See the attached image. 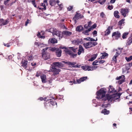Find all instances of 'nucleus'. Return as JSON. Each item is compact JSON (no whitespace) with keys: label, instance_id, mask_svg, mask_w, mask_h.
Returning a JSON list of instances; mask_svg holds the SVG:
<instances>
[{"label":"nucleus","instance_id":"57","mask_svg":"<svg viewBox=\"0 0 132 132\" xmlns=\"http://www.w3.org/2000/svg\"><path fill=\"white\" fill-rule=\"evenodd\" d=\"M87 23L88 24V26L89 27H89L90 28V27H91V26L92 24V22L91 21L88 22Z\"/></svg>","mask_w":132,"mask_h":132},{"label":"nucleus","instance_id":"17","mask_svg":"<svg viewBox=\"0 0 132 132\" xmlns=\"http://www.w3.org/2000/svg\"><path fill=\"white\" fill-rule=\"evenodd\" d=\"M40 78L43 83H45L46 82V75H45L44 74H42L40 76Z\"/></svg>","mask_w":132,"mask_h":132},{"label":"nucleus","instance_id":"48","mask_svg":"<svg viewBox=\"0 0 132 132\" xmlns=\"http://www.w3.org/2000/svg\"><path fill=\"white\" fill-rule=\"evenodd\" d=\"M113 6L112 5H108V6L107 8L110 10H111L113 8Z\"/></svg>","mask_w":132,"mask_h":132},{"label":"nucleus","instance_id":"31","mask_svg":"<svg viewBox=\"0 0 132 132\" xmlns=\"http://www.w3.org/2000/svg\"><path fill=\"white\" fill-rule=\"evenodd\" d=\"M89 43L90 45V47L91 48L92 47L96 45H97V43L96 42H89Z\"/></svg>","mask_w":132,"mask_h":132},{"label":"nucleus","instance_id":"44","mask_svg":"<svg viewBox=\"0 0 132 132\" xmlns=\"http://www.w3.org/2000/svg\"><path fill=\"white\" fill-rule=\"evenodd\" d=\"M125 79L124 78L123 79H122L120 80L118 82V83L119 84H121L122 83L124 82L125 81Z\"/></svg>","mask_w":132,"mask_h":132},{"label":"nucleus","instance_id":"38","mask_svg":"<svg viewBox=\"0 0 132 132\" xmlns=\"http://www.w3.org/2000/svg\"><path fill=\"white\" fill-rule=\"evenodd\" d=\"M125 58L127 62H129L132 60V56H130L129 57H126Z\"/></svg>","mask_w":132,"mask_h":132},{"label":"nucleus","instance_id":"40","mask_svg":"<svg viewBox=\"0 0 132 132\" xmlns=\"http://www.w3.org/2000/svg\"><path fill=\"white\" fill-rule=\"evenodd\" d=\"M125 76L124 75H122V76H120L119 77H117L116 78V79L117 80H119L121 78H125Z\"/></svg>","mask_w":132,"mask_h":132},{"label":"nucleus","instance_id":"10","mask_svg":"<svg viewBox=\"0 0 132 132\" xmlns=\"http://www.w3.org/2000/svg\"><path fill=\"white\" fill-rule=\"evenodd\" d=\"M53 66L52 67H58L60 68L61 67H63L64 66V65L61 62H53Z\"/></svg>","mask_w":132,"mask_h":132},{"label":"nucleus","instance_id":"63","mask_svg":"<svg viewBox=\"0 0 132 132\" xmlns=\"http://www.w3.org/2000/svg\"><path fill=\"white\" fill-rule=\"evenodd\" d=\"M97 33V31L96 30H94L92 34L93 35H96Z\"/></svg>","mask_w":132,"mask_h":132},{"label":"nucleus","instance_id":"55","mask_svg":"<svg viewBox=\"0 0 132 132\" xmlns=\"http://www.w3.org/2000/svg\"><path fill=\"white\" fill-rule=\"evenodd\" d=\"M117 57L114 56L112 60L113 61L116 63L117 61Z\"/></svg>","mask_w":132,"mask_h":132},{"label":"nucleus","instance_id":"61","mask_svg":"<svg viewBox=\"0 0 132 132\" xmlns=\"http://www.w3.org/2000/svg\"><path fill=\"white\" fill-rule=\"evenodd\" d=\"M88 26V25L86 24H85L84 25V27L86 29H88V28H89V27Z\"/></svg>","mask_w":132,"mask_h":132},{"label":"nucleus","instance_id":"32","mask_svg":"<svg viewBox=\"0 0 132 132\" xmlns=\"http://www.w3.org/2000/svg\"><path fill=\"white\" fill-rule=\"evenodd\" d=\"M101 54H102V55L100 57L101 59H103L106 56H108V54L105 52H104L101 53Z\"/></svg>","mask_w":132,"mask_h":132},{"label":"nucleus","instance_id":"30","mask_svg":"<svg viewBox=\"0 0 132 132\" xmlns=\"http://www.w3.org/2000/svg\"><path fill=\"white\" fill-rule=\"evenodd\" d=\"M102 113H103L104 114H108L109 113V111L107 110L106 109H104L102 111Z\"/></svg>","mask_w":132,"mask_h":132},{"label":"nucleus","instance_id":"24","mask_svg":"<svg viewBox=\"0 0 132 132\" xmlns=\"http://www.w3.org/2000/svg\"><path fill=\"white\" fill-rule=\"evenodd\" d=\"M119 12L118 11H115L114 12V15L115 17L117 18H119L120 16L119 15Z\"/></svg>","mask_w":132,"mask_h":132},{"label":"nucleus","instance_id":"54","mask_svg":"<svg viewBox=\"0 0 132 132\" xmlns=\"http://www.w3.org/2000/svg\"><path fill=\"white\" fill-rule=\"evenodd\" d=\"M73 6H69L67 8L68 10L69 11H70L73 9Z\"/></svg>","mask_w":132,"mask_h":132},{"label":"nucleus","instance_id":"3","mask_svg":"<svg viewBox=\"0 0 132 132\" xmlns=\"http://www.w3.org/2000/svg\"><path fill=\"white\" fill-rule=\"evenodd\" d=\"M97 68L96 66L90 67L86 65H84L81 67L82 69L85 71H92L96 69Z\"/></svg>","mask_w":132,"mask_h":132},{"label":"nucleus","instance_id":"50","mask_svg":"<svg viewBox=\"0 0 132 132\" xmlns=\"http://www.w3.org/2000/svg\"><path fill=\"white\" fill-rule=\"evenodd\" d=\"M58 48H56L55 47L52 48L50 50L52 52H56V51L57 50V49Z\"/></svg>","mask_w":132,"mask_h":132},{"label":"nucleus","instance_id":"21","mask_svg":"<svg viewBox=\"0 0 132 132\" xmlns=\"http://www.w3.org/2000/svg\"><path fill=\"white\" fill-rule=\"evenodd\" d=\"M108 93H113L115 92L114 89L113 88V86H110L108 88Z\"/></svg>","mask_w":132,"mask_h":132},{"label":"nucleus","instance_id":"53","mask_svg":"<svg viewBox=\"0 0 132 132\" xmlns=\"http://www.w3.org/2000/svg\"><path fill=\"white\" fill-rule=\"evenodd\" d=\"M77 84L78 83V84H80V83L81 82H82V81H81V79H80V78L78 79H77V81H76Z\"/></svg>","mask_w":132,"mask_h":132},{"label":"nucleus","instance_id":"41","mask_svg":"<svg viewBox=\"0 0 132 132\" xmlns=\"http://www.w3.org/2000/svg\"><path fill=\"white\" fill-rule=\"evenodd\" d=\"M96 27V23L94 24L93 25H92L89 28L91 30H93V29L95 28Z\"/></svg>","mask_w":132,"mask_h":132},{"label":"nucleus","instance_id":"51","mask_svg":"<svg viewBox=\"0 0 132 132\" xmlns=\"http://www.w3.org/2000/svg\"><path fill=\"white\" fill-rule=\"evenodd\" d=\"M72 67L74 68H79L81 66V65H79L78 64H77L76 65H72Z\"/></svg>","mask_w":132,"mask_h":132},{"label":"nucleus","instance_id":"36","mask_svg":"<svg viewBox=\"0 0 132 132\" xmlns=\"http://www.w3.org/2000/svg\"><path fill=\"white\" fill-rule=\"evenodd\" d=\"M125 19H122L121 20H120L118 23V24L119 25L121 26H122V24L124 23V21Z\"/></svg>","mask_w":132,"mask_h":132},{"label":"nucleus","instance_id":"26","mask_svg":"<svg viewBox=\"0 0 132 132\" xmlns=\"http://www.w3.org/2000/svg\"><path fill=\"white\" fill-rule=\"evenodd\" d=\"M91 31L90 29L89 28L85 31H83L82 33L85 35H89V32Z\"/></svg>","mask_w":132,"mask_h":132},{"label":"nucleus","instance_id":"25","mask_svg":"<svg viewBox=\"0 0 132 132\" xmlns=\"http://www.w3.org/2000/svg\"><path fill=\"white\" fill-rule=\"evenodd\" d=\"M0 21L2 23L3 25H5L7 24L8 23V21L7 20H4L2 19H0Z\"/></svg>","mask_w":132,"mask_h":132},{"label":"nucleus","instance_id":"12","mask_svg":"<svg viewBox=\"0 0 132 132\" xmlns=\"http://www.w3.org/2000/svg\"><path fill=\"white\" fill-rule=\"evenodd\" d=\"M57 43V40L55 38H52L49 39L48 43L49 44H54Z\"/></svg>","mask_w":132,"mask_h":132},{"label":"nucleus","instance_id":"15","mask_svg":"<svg viewBox=\"0 0 132 132\" xmlns=\"http://www.w3.org/2000/svg\"><path fill=\"white\" fill-rule=\"evenodd\" d=\"M47 102L49 103H50L52 105H57L56 102L51 99L47 100Z\"/></svg>","mask_w":132,"mask_h":132},{"label":"nucleus","instance_id":"35","mask_svg":"<svg viewBox=\"0 0 132 132\" xmlns=\"http://www.w3.org/2000/svg\"><path fill=\"white\" fill-rule=\"evenodd\" d=\"M128 32H125L123 34L122 38L123 39H126L127 37V35L128 34Z\"/></svg>","mask_w":132,"mask_h":132},{"label":"nucleus","instance_id":"46","mask_svg":"<svg viewBox=\"0 0 132 132\" xmlns=\"http://www.w3.org/2000/svg\"><path fill=\"white\" fill-rule=\"evenodd\" d=\"M106 1V0H103L102 1L100 0L98 2L101 4L103 5L104 4Z\"/></svg>","mask_w":132,"mask_h":132},{"label":"nucleus","instance_id":"11","mask_svg":"<svg viewBox=\"0 0 132 132\" xmlns=\"http://www.w3.org/2000/svg\"><path fill=\"white\" fill-rule=\"evenodd\" d=\"M42 57L45 60H47L49 59L50 58V54L49 53H42Z\"/></svg>","mask_w":132,"mask_h":132},{"label":"nucleus","instance_id":"23","mask_svg":"<svg viewBox=\"0 0 132 132\" xmlns=\"http://www.w3.org/2000/svg\"><path fill=\"white\" fill-rule=\"evenodd\" d=\"M62 62L65 64H67L70 66L74 65L76 63L75 62H67L64 61H62Z\"/></svg>","mask_w":132,"mask_h":132},{"label":"nucleus","instance_id":"9","mask_svg":"<svg viewBox=\"0 0 132 132\" xmlns=\"http://www.w3.org/2000/svg\"><path fill=\"white\" fill-rule=\"evenodd\" d=\"M120 36L121 34L118 31L113 32L112 35V37H113L114 36L116 40H117L120 38Z\"/></svg>","mask_w":132,"mask_h":132},{"label":"nucleus","instance_id":"60","mask_svg":"<svg viewBox=\"0 0 132 132\" xmlns=\"http://www.w3.org/2000/svg\"><path fill=\"white\" fill-rule=\"evenodd\" d=\"M10 0H5L4 2V4L5 5H6Z\"/></svg>","mask_w":132,"mask_h":132},{"label":"nucleus","instance_id":"52","mask_svg":"<svg viewBox=\"0 0 132 132\" xmlns=\"http://www.w3.org/2000/svg\"><path fill=\"white\" fill-rule=\"evenodd\" d=\"M58 5L59 6V10H61L63 8V5L62 4H58Z\"/></svg>","mask_w":132,"mask_h":132},{"label":"nucleus","instance_id":"13","mask_svg":"<svg viewBox=\"0 0 132 132\" xmlns=\"http://www.w3.org/2000/svg\"><path fill=\"white\" fill-rule=\"evenodd\" d=\"M21 63L22 64V66L25 69L27 68V65L28 63V61L27 60L24 59H22Z\"/></svg>","mask_w":132,"mask_h":132},{"label":"nucleus","instance_id":"18","mask_svg":"<svg viewBox=\"0 0 132 132\" xmlns=\"http://www.w3.org/2000/svg\"><path fill=\"white\" fill-rule=\"evenodd\" d=\"M82 41V39H78L76 40H74L72 41V43L75 45H79L80 43H81Z\"/></svg>","mask_w":132,"mask_h":132},{"label":"nucleus","instance_id":"6","mask_svg":"<svg viewBox=\"0 0 132 132\" xmlns=\"http://www.w3.org/2000/svg\"><path fill=\"white\" fill-rule=\"evenodd\" d=\"M129 12V9L127 8H122L121 9L120 12L121 15L124 17H125L126 15H128Z\"/></svg>","mask_w":132,"mask_h":132},{"label":"nucleus","instance_id":"45","mask_svg":"<svg viewBox=\"0 0 132 132\" xmlns=\"http://www.w3.org/2000/svg\"><path fill=\"white\" fill-rule=\"evenodd\" d=\"M99 61H97V60H95L93 62L92 64L93 65H98V64H97V63H98Z\"/></svg>","mask_w":132,"mask_h":132},{"label":"nucleus","instance_id":"58","mask_svg":"<svg viewBox=\"0 0 132 132\" xmlns=\"http://www.w3.org/2000/svg\"><path fill=\"white\" fill-rule=\"evenodd\" d=\"M35 45H36L37 46L39 47V44L40 45V43L38 42H35L34 43Z\"/></svg>","mask_w":132,"mask_h":132},{"label":"nucleus","instance_id":"7","mask_svg":"<svg viewBox=\"0 0 132 132\" xmlns=\"http://www.w3.org/2000/svg\"><path fill=\"white\" fill-rule=\"evenodd\" d=\"M53 35L54 36L55 35L59 37V39L61 38H62V32L61 31H57V30H54L52 32Z\"/></svg>","mask_w":132,"mask_h":132},{"label":"nucleus","instance_id":"62","mask_svg":"<svg viewBox=\"0 0 132 132\" xmlns=\"http://www.w3.org/2000/svg\"><path fill=\"white\" fill-rule=\"evenodd\" d=\"M4 45L5 46H6L7 47H9L10 46V45L9 43L4 44Z\"/></svg>","mask_w":132,"mask_h":132},{"label":"nucleus","instance_id":"1","mask_svg":"<svg viewBox=\"0 0 132 132\" xmlns=\"http://www.w3.org/2000/svg\"><path fill=\"white\" fill-rule=\"evenodd\" d=\"M107 92L105 88H101L99 91H97L96 93L97 98H101L102 101H105L106 100H105L106 97V95H105V94Z\"/></svg>","mask_w":132,"mask_h":132},{"label":"nucleus","instance_id":"29","mask_svg":"<svg viewBox=\"0 0 132 132\" xmlns=\"http://www.w3.org/2000/svg\"><path fill=\"white\" fill-rule=\"evenodd\" d=\"M36 0H28V2L29 3L31 2L32 4L34 6V7H37L35 3Z\"/></svg>","mask_w":132,"mask_h":132},{"label":"nucleus","instance_id":"34","mask_svg":"<svg viewBox=\"0 0 132 132\" xmlns=\"http://www.w3.org/2000/svg\"><path fill=\"white\" fill-rule=\"evenodd\" d=\"M55 0H50L49 4L52 6H54L55 4Z\"/></svg>","mask_w":132,"mask_h":132},{"label":"nucleus","instance_id":"43","mask_svg":"<svg viewBox=\"0 0 132 132\" xmlns=\"http://www.w3.org/2000/svg\"><path fill=\"white\" fill-rule=\"evenodd\" d=\"M87 76L84 77H83L80 78V79H81V81H82V82L85 80L87 79Z\"/></svg>","mask_w":132,"mask_h":132},{"label":"nucleus","instance_id":"28","mask_svg":"<svg viewBox=\"0 0 132 132\" xmlns=\"http://www.w3.org/2000/svg\"><path fill=\"white\" fill-rule=\"evenodd\" d=\"M110 29V26H109L105 31V33L104 34L105 36L108 35L110 33L111 31Z\"/></svg>","mask_w":132,"mask_h":132},{"label":"nucleus","instance_id":"27","mask_svg":"<svg viewBox=\"0 0 132 132\" xmlns=\"http://www.w3.org/2000/svg\"><path fill=\"white\" fill-rule=\"evenodd\" d=\"M132 43V37L129 38L127 42L126 43L127 45H130Z\"/></svg>","mask_w":132,"mask_h":132},{"label":"nucleus","instance_id":"37","mask_svg":"<svg viewBox=\"0 0 132 132\" xmlns=\"http://www.w3.org/2000/svg\"><path fill=\"white\" fill-rule=\"evenodd\" d=\"M69 49L70 50L73 51L74 52H76L77 49V48H74L73 47H70Z\"/></svg>","mask_w":132,"mask_h":132},{"label":"nucleus","instance_id":"20","mask_svg":"<svg viewBox=\"0 0 132 132\" xmlns=\"http://www.w3.org/2000/svg\"><path fill=\"white\" fill-rule=\"evenodd\" d=\"M83 30V27L81 25L77 26L76 28V31L78 32H81Z\"/></svg>","mask_w":132,"mask_h":132},{"label":"nucleus","instance_id":"49","mask_svg":"<svg viewBox=\"0 0 132 132\" xmlns=\"http://www.w3.org/2000/svg\"><path fill=\"white\" fill-rule=\"evenodd\" d=\"M33 57H32V55H30L29 56H28V60H32L33 59Z\"/></svg>","mask_w":132,"mask_h":132},{"label":"nucleus","instance_id":"8","mask_svg":"<svg viewBox=\"0 0 132 132\" xmlns=\"http://www.w3.org/2000/svg\"><path fill=\"white\" fill-rule=\"evenodd\" d=\"M72 34V32L67 31H64L62 32V37L66 38L67 36H69Z\"/></svg>","mask_w":132,"mask_h":132},{"label":"nucleus","instance_id":"16","mask_svg":"<svg viewBox=\"0 0 132 132\" xmlns=\"http://www.w3.org/2000/svg\"><path fill=\"white\" fill-rule=\"evenodd\" d=\"M55 53L57 56L59 57H60L62 53L61 50L58 48L56 51Z\"/></svg>","mask_w":132,"mask_h":132},{"label":"nucleus","instance_id":"56","mask_svg":"<svg viewBox=\"0 0 132 132\" xmlns=\"http://www.w3.org/2000/svg\"><path fill=\"white\" fill-rule=\"evenodd\" d=\"M46 98H43L42 97H40V98H38V100H40V101H42L43 100H44V101H45L46 100Z\"/></svg>","mask_w":132,"mask_h":132},{"label":"nucleus","instance_id":"22","mask_svg":"<svg viewBox=\"0 0 132 132\" xmlns=\"http://www.w3.org/2000/svg\"><path fill=\"white\" fill-rule=\"evenodd\" d=\"M83 45L86 49L91 48L89 42L87 43H84L83 44Z\"/></svg>","mask_w":132,"mask_h":132},{"label":"nucleus","instance_id":"4","mask_svg":"<svg viewBox=\"0 0 132 132\" xmlns=\"http://www.w3.org/2000/svg\"><path fill=\"white\" fill-rule=\"evenodd\" d=\"M83 17H84V16L83 15H81L80 13H78L77 12L73 18V19L74 20L75 23H76L77 22V20Z\"/></svg>","mask_w":132,"mask_h":132},{"label":"nucleus","instance_id":"2","mask_svg":"<svg viewBox=\"0 0 132 132\" xmlns=\"http://www.w3.org/2000/svg\"><path fill=\"white\" fill-rule=\"evenodd\" d=\"M121 95V94L119 93L109 95L108 94H107L105 100H108L109 101L110 100L111 101H116L117 100L118 101V99L120 98Z\"/></svg>","mask_w":132,"mask_h":132},{"label":"nucleus","instance_id":"14","mask_svg":"<svg viewBox=\"0 0 132 132\" xmlns=\"http://www.w3.org/2000/svg\"><path fill=\"white\" fill-rule=\"evenodd\" d=\"M77 53L79 55H80L82 52L84 53V50L82 46L81 45L79 46V49Z\"/></svg>","mask_w":132,"mask_h":132},{"label":"nucleus","instance_id":"64","mask_svg":"<svg viewBox=\"0 0 132 132\" xmlns=\"http://www.w3.org/2000/svg\"><path fill=\"white\" fill-rule=\"evenodd\" d=\"M29 19H28L26 21L25 23V25L26 26H27V24L29 23Z\"/></svg>","mask_w":132,"mask_h":132},{"label":"nucleus","instance_id":"42","mask_svg":"<svg viewBox=\"0 0 132 132\" xmlns=\"http://www.w3.org/2000/svg\"><path fill=\"white\" fill-rule=\"evenodd\" d=\"M100 16L102 18H105L106 15L103 12H102L100 14Z\"/></svg>","mask_w":132,"mask_h":132},{"label":"nucleus","instance_id":"5","mask_svg":"<svg viewBox=\"0 0 132 132\" xmlns=\"http://www.w3.org/2000/svg\"><path fill=\"white\" fill-rule=\"evenodd\" d=\"M51 71L53 73V75L54 76L57 75L59 73V72L61 71L60 69H57L54 67H52L50 69Z\"/></svg>","mask_w":132,"mask_h":132},{"label":"nucleus","instance_id":"33","mask_svg":"<svg viewBox=\"0 0 132 132\" xmlns=\"http://www.w3.org/2000/svg\"><path fill=\"white\" fill-rule=\"evenodd\" d=\"M40 5L43 6L44 8H41L39 7V6H38V8L39 9V10L43 9V10H46V6H45V4H44V3H41V4H40Z\"/></svg>","mask_w":132,"mask_h":132},{"label":"nucleus","instance_id":"59","mask_svg":"<svg viewBox=\"0 0 132 132\" xmlns=\"http://www.w3.org/2000/svg\"><path fill=\"white\" fill-rule=\"evenodd\" d=\"M49 104V103L47 102V101H46V102L44 103V107L46 109L47 108V107L48 106L47 104Z\"/></svg>","mask_w":132,"mask_h":132},{"label":"nucleus","instance_id":"19","mask_svg":"<svg viewBox=\"0 0 132 132\" xmlns=\"http://www.w3.org/2000/svg\"><path fill=\"white\" fill-rule=\"evenodd\" d=\"M67 53L71 56V57L75 58L76 57L77 55V54H74L71 51H67Z\"/></svg>","mask_w":132,"mask_h":132},{"label":"nucleus","instance_id":"47","mask_svg":"<svg viewBox=\"0 0 132 132\" xmlns=\"http://www.w3.org/2000/svg\"><path fill=\"white\" fill-rule=\"evenodd\" d=\"M69 82L72 83V84H71V85L73 84V83L75 84H77L76 81L74 79H73V81H70Z\"/></svg>","mask_w":132,"mask_h":132},{"label":"nucleus","instance_id":"39","mask_svg":"<svg viewBox=\"0 0 132 132\" xmlns=\"http://www.w3.org/2000/svg\"><path fill=\"white\" fill-rule=\"evenodd\" d=\"M37 37L39 38H42L44 39L45 38V37L41 36L40 32H38V34H37Z\"/></svg>","mask_w":132,"mask_h":132}]
</instances>
